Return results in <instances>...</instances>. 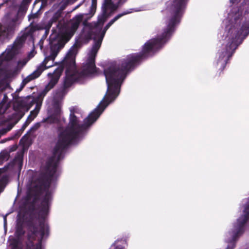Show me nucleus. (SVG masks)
<instances>
[{"mask_svg":"<svg viewBox=\"0 0 249 249\" xmlns=\"http://www.w3.org/2000/svg\"><path fill=\"white\" fill-rule=\"evenodd\" d=\"M128 13L129 12L118 15L104 28H103L104 21H100L97 23H92L89 25H86L84 21V32L88 34L89 38L94 40V44L88 53L87 59L82 67L80 73L76 72L75 68V57L77 53V48L72 47L70 49L63 64L66 70V79L64 83L62 92H68L67 89L71 86L73 81H80L82 78L90 76L96 72L94 59L106 31L115 21Z\"/></svg>","mask_w":249,"mask_h":249,"instance_id":"1","label":"nucleus"},{"mask_svg":"<svg viewBox=\"0 0 249 249\" xmlns=\"http://www.w3.org/2000/svg\"><path fill=\"white\" fill-rule=\"evenodd\" d=\"M139 56L136 54L128 55L121 63V68L111 65L105 70L104 73L107 84V93H119L121 83L125 77L126 73L137 62Z\"/></svg>","mask_w":249,"mask_h":249,"instance_id":"2","label":"nucleus"},{"mask_svg":"<svg viewBox=\"0 0 249 249\" xmlns=\"http://www.w3.org/2000/svg\"><path fill=\"white\" fill-rule=\"evenodd\" d=\"M49 211H26L28 217L26 224L31 234L28 236V240H36L38 233L40 234L41 238L36 244L35 249H41V241L46 233L48 234L49 228L45 225V220Z\"/></svg>","mask_w":249,"mask_h":249,"instance_id":"3","label":"nucleus"},{"mask_svg":"<svg viewBox=\"0 0 249 249\" xmlns=\"http://www.w3.org/2000/svg\"><path fill=\"white\" fill-rule=\"evenodd\" d=\"M243 214L237 219L236 222L233 225L232 231V237L231 240V243H233V245L231 248L228 247L226 249H233L235 247V243L245 231V225L249 220V197L247 199L246 203L243 205Z\"/></svg>","mask_w":249,"mask_h":249,"instance_id":"4","label":"nucleus"},{"mask_svg":"<svg viewBox=\"0 0 249 249\" xmlns=\"http://www.w3.org/2000/svg\"><path fill=\"white\" fill-rule=\"evenodd\" d=\"M249 34V24L248 23H245L242 25L240 31L237 32L235 28H231L228 33V36L226 37V41H228L226 45V51L225 53L227 54L232 50L236 48L237 40L242 38V36L245 37Z\"/></svg>","mask_w":249,"mask_h":249,"instance_id":"5","label":"nucleus"},{"mask_svg":"<svg viewBox=\"0 0 249 249\" xmlns=\"http://www.w3.org/2000/svg\"><path fill=\"white\" fill-rule=\"evenodd\" d=\"M87 15L79 14L73 17L68 23L65 31L63 33L62 37L65 42L68 41L73 35L82 20L86 19Z\"/></svg>","mask_w":249,"mask_h":249,"instance_id":"6","label":"nucleus"},{"mask_svg":"<svg viewBox=\"0 0 249 249\" xmlns=\"http://www.w3.org/2000/svg\"><path fill=\"white\" fill-rule=\"evenodd\" d=\"M59 50V48L57 46H55L51 47V53L50 55L46 57L42 63L38 68L36 72L38 74L36 77L38 76L44 70L53 66L54 58L57 55Z\"/></svg>","mask_w":249,"mask_h":249,"instance_id":"7","label":"nucleus"},{"mask_svg":"<svg viewBox=\"0 0 249 249\" xmlns=\"http://www.w3.org/2000/svg\"><path fill=\"white\" fill-rule=\"evenodd\" d=\"M25 233V231L24 229L23 222L22 221H18L15 232L16 239H14L13 243V245L14 248H17L18 247L19 241Z\"/></svg>","mask_w":249,"mask_h":249,"instance_id":"8","label":"nucleus"},{"mask_svg":"<svg viewBox=\"0 0 249 249\" xmlns=\"http://www.w3.org/2000/svg\"><path fill=\"white\" fill-rule=\"evenodd\" d=\"M62 71V70L61 69H58L56 70L53 74L49 73L48 74L49 75L51 76V79L48 85L45 88V92H48L49 90L53 88V87L56 84L61 74Z\"/></svg>","mask_w":249,"mask_h":249,"instance_id":"9","label":"nucleus"},{"mask_svg":"<svg viewBox=\"0 0 249 249\" xmlns=\"http://www.w3.org/2000/svg\"><path fill=\"white\" fill-rule=\"evenodd\" d=\"M126 237L118 239L111 246V249H124L127 246Z\"/></svg>","mask_w":249,"mask_h":249,"instance_id":"10","label":"nucleus"},{"mask_svg":"<svg viewBox=\"0 0 249 249\" xmlns=\"http://www.w3.org/2000/svg\"><path fill=\"white\" fill-rule=\"evenodd\" d=\"M120 1L121 0H115L112 2V0H105L106 8L114 11L121 4Z\"/></svg>","mask_w":249,"mask_h":249,"instance_id":"11","label":"nucleus"},{"mask_svg":"<svg viewBox=\"0 0 249 249\" xmlns=\"http://www.w3.org/2000/svg\"><path fill=\"white\" fill-rule=\"evenodd\" d=\"M61 94H55L53 100V106L54 108L55 112H58L60 110V103L61 99Z\"/></svg>","mask_w":249,"mask_h":249,"instance_id":"12","label":"nucleus"},{"mask_svg":"<svg viewBox=\"0 0 249 249\" xmlns=\"http://www.w3.org/2000/svg\"><path fill=\"white\" fill-rule=\"evenodd\" d=\"M17 47V43H15L11 50L7 49L6 50L5 53L3 54L2 57L6 60L11 59L13 56L15 51Z\"/></svg>","mask_w":249,"mask_h":249,"instance_id":"13","label":"nucleus"},{"mask_svg":"<svg viewBox=\"0 0 249 249\" xmlns=\"http://www.w3.org/2000/svg\"><path fill=\"white\" fill-rule=\"evenodd\" d=\"M12 166L18 165L19 168L21 169L23 164V155L20 154L17 155L11 162Z\"/></svg>","mask_w":249,"mask_h":249,"instance_id":"14","label":"nucleus"},{"mask_svg":"<svg viewBox=\"0 0 249 249\" xmlns=\"http://www.w3.org/2000/svg\"><path fill=\"white\" fill-rule=\"evenodd\" d=\"M10 157L9 153L8 152H2L0 153V161L3 162L4 160H7Z\"/></svg>","mask_w":249,"mask_h":249,"instance_id":"15","label":"nucleus"},{"mask_svg":"<svg viewBox=\"0 0 249 249\" xmlns=\"http://www.w3.org/2000/svg\"><path fill=\"white\" fill-rule=\"evenodd\" d=\"M33 120V118H31V116H28L26 121L21 127L22 130H24Z\"/></svg>","mask_w":249,"mask_h":249,"instance_id":"16","label":"nucleus"},{"mask_svg":"<svg viewBox=\"0 0 249 249\" xmlns=\"http://www.w3.org/2000/svg\"><path fill=\"white\" fill-rule=\"evenodd\" d=\"M36 105L35 109L30 112V114L29 116H31V118H33V120L36 117L39 112V109H37Z\"/></svg>","mask_w":249,"mask_h":249,"instance_id":"17","label":"nucleus"},{"mask_svg":"<svg viewBox=\"0 0 249 249\" xmlns=\"http://www.w3.org/2000/svg\"><path fill=\"white\" fill-rule=\"evenodd\" d=\"M40 127L39 123H37L35 124L27 132V134H30V133L37 130Z\"/></svg>","mask_w":249,"mask_h":249,"instance_id":"18","label":"nucleus"},{"mask_svg":"<svg viewBox=\"0 0 249 249\" xmlns=\"http://www.w3.org/2000/svg\"><path fill=\"white\" fill-rule=\"evenodd\" d=\"M23 131L24 130H22V128L18 130L14 134L13 139L19 138L21 136Z\"/></svg>","mask_w":249,"mask_h":249,"instance_id":"19","label":"nucleus"},{"mask_svg":"<svg viewBox=\"0 0 249 249\" xmlns=\"http://www.w3.org/2000/svg\"><path fill=\"white\" fill-rule=\"evenodd\" d=\"M24 107L23 103L22 102H19L17 103V106H14V107L15 110H18L20 108H22Z\"/></svg>","mask_w":249,"mask_h":249,"instance_id":"20","label":"nucleus"},{"mask_svg":"<svg viewBox=\"0 0 249 249\" xmlns=\"http://www.w3.org/2000/svg\"><path fill=\"white\" fill-rule=\"evenodd\" d=\"M27 62V60L23 59V60L18 62V66L19 67H22L24 65H25L26 64Z\"/></svg>","mask_w":249,"mask_h":249,"instance_id":"21","label":"nucleus"},{"mask_svg":"<svg viewBox=\"0 0 249 249\" xmlns=\"http://www.w3.org/2000/svg\"><path fill=\"white\" fill-rule=\"evenodd\" d=\"M14 30V26H12L10 28H8L7 29L6 31V30H4L3 32L4 33H6V32H7V34H9V33H10L11 32H12V31H13V30Z\"/></svg>","mask_w":249,"mask_h":249,"instance_id":"22","label":"nucleus"},{"mask_svg":"<svg viewBox=\"0 0 249 249\" xmlns=\"http://www.w3.org/2000/svg\"><path fill=\"white\" fill-rule=\"evenodd\" d=\"M240 16L239 15V12H238V13H236L234 15V20L237 22L238 21V19H239V16Z\"/></svg>","mask_w":249,"mask_h":249,"instance_id":"23","label":"nucleus"},{"mask_svg":"<svg viewBox=\"0 0 249 249\" xmlns=\"http://www.w3.org/2000/svg\"><path fill=\"white\" fill-rule=\"evenodd\" d=\"M8 168V165L7 166H5L2 169H0V175L3 173V170H6Z\"/></svg>","mask_w":249,"mask_h":249,"instance_id":"24","label":"nucleus"},{"mask_svg":"<svg viewBox=\"0 0 249 249\" xmlns=\"http://www.w3.org/2000/svg\"><path fill=\"white\" fill-rule=\"evenodd\" d=\"M17 147L16 145L13 146V147L11 148L10 151V152L14 151L17 149Z\"/></svg>","mask_w":249,"mask_h":249,"instance_id":"25","label":"nucleus"},{"mask_svg":"<svg viewBox=\"0 0 249 249\" xmlns=\"http://www.w3.org/2000/svg\"><path fill=\"white\" fill-rule=\"evenodd\" d=\"M49 119H50V118H49L44 119H43V122H47L48 120H49Z\"/></svg>","mask_w":249,"mask_h":249,"instance_id":"26","label":"nucleus"},{"mask_svg":"<svg viewBox=\"0 0 249 249\" xmlns=\"http://www.w3.org/2000/svg\"><path fill=\"white\" fill-rule=\"evenodd\" d=\"M12 95H13V98H16L17 96H18V94H12Z\"/></svg>","mask_w":249,"mask_h":249,"instance_id":"27","label":"nucleus"},{"mask_svg":"<svg viewBox=\"0 0 249 249\" xmlns=\"http://www.w3.org/2000/svg\"><path fill=\"white\" fill-rule=\"evenodd\" d=\"M53 122H54V121H53V119H52V118H51V119H50V123H53Z\"/></svg>","mask_w":249,"mask_h":249,"instance_id":"28","label":"nucleus"},{"mask_svg":"<svg viewBox=\"0 0 249 249\" xmlns=\"http://www.w3.org/2000/svg\"><path fill=\"white\" fill-rule=\"evenodd\" d=\"M12 127H13V125H10V126L9 127V128H8V130H10L12 128Z\"/></svg>","mask_w":249,"mask_h":249,"instance_id":"29","label":"nucleus"},{"mask_svg":"<svg viewBox=\"0 0 249 249\" xmlns=\"http://www.w3.org/2000/svg\"><path fill=\"white\" fill-rule=\"evenodd\" d=\"M12 127H13V125H10V126L9 127V128H8V130H10L12 128Z\"/></svg>","mask_w":249,"mask_h":249,"instance_id":"30","label":"nucleus"},{"mask_svg":"<svg viewBox=\"0 0 249 249\" xmlns=\"http://www.w3.org/2000/svg\"><path fill=\"white\" fill-rule=\"evenodd\" d=\"M241 20H242V22H244L245 21V20L244 19L243 17L242 18Z\"/></svg>","mask_w":249,"mask_h":249,"instance_id":"31","label":"nucleus"},{"mask_svg":"<svg viewBox=\"0 0 249 249\" xmlns=\"http://www.w3.org/2000/svg\"><path fill=\"white\" fill-rule=\"evenodd\" d=\"M46 94H39V97H42V96L43 95V96L44 97Z\"/></svg>","mask_w":249,"mask_h":249,"instance_id":"32","label":"nucleus"},{"mask_svg":"<svg viewBox=\"0 0 249 249\" xmlns=\"http://www.w3.org/2000/svg\"><path fill=\"white\" fill-rule=\"evenodd\" d=\"M5 224L6 223V218L5 217L4 218Z\"/></svg>","mask_w":249,"mask_h":249,"instance_id":"33","label":"nucleus"},{"mask_svg":"<svg viewBox=\"0 0 249 249\" xmlns=\"http://www.w3.org/2000/svg\"><path fill=\"white\" fill-rule=\"evenodd\" d=\"M36 105H38L37 107V109H39V110L40 109V107L39 106L38 104H37Z\"/></svg>","mask_w":249,"mask_h":249,"instance_id":"34","label":"nucleus"},{"mask_svg":"<svg viewBox=\"0 0 249 249\" xmlns=\"http://www.w3.org/2000/svg\"><path fill=\"white\" fill-rule=\"evenodd\" d=\"M26 7H24V9H23V12H25V11H26Z\"/></svg>","mask_w":249,"mask_h":249,"instance_id":"35","label":"nucleus"},{"mask_svg":"<svg viewBox=\"0 0 249 249\" xmlns=\"http://www.w3.org/2000/svg\"><path fill=\"white\" fill-rule=\"evenodd\" d=\"M4 98H6L7 97V94H4Z\"/></svg>","mask_w":249,"mask_h":249,"instance_id":"36","label":"nucleus"},{"mask_svg":"<svg viewBox=\"0 0 249 249\" xmlns=\"http://www.w3.org/2000/svg\"><path fill=\"white\" fill-rule=\"evenodd\" d=\"M223 55H222V56H221V59H223Z\"/></svg>","mask_w":249,"mask_h":249,"instance_id":"37","label":"nucleus"},{"mask_svg":"<svg viewBox=\"0 0 249 249\" xmlns=\"http://www.w3.org/2000/svg\"><path fill=\"white\" fill-rule=\"evenodd\" d=\"M247 16H249V14H247Z\"/></svg>","mask_w":249,"mask_h":249,"instance_id":"38","label":"nucleus"}]
</instances>
